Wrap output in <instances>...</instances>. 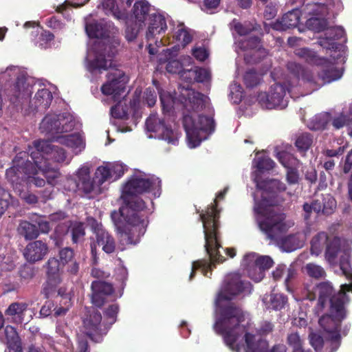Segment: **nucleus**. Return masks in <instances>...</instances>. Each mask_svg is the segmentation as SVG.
Wrapping results in <instances>:
<instances>
[{
    "instance_id": "obj_49",
    "label": "nucleus",
    "mask_w": 352,
    "mask_h": 352,
    "mask_svg": "<svg viewBox=\"0 0 352 352\" xmlns=\"http://www.w3.org/2000/svg\"><path fill=\"white\" fill-rule=\"evenodd\" d=\"M306 273L312 278L320 279L326 276L324 270L320 265L315 263H307L305 267Z\"/></svg>"
},
{
    "instance_id": "obj_5",
    "label": "nucleus",
    "mask_w": 352,
    "mask_h": 352,
    "mask_svg": "<svg viewBox=\"0 0 352 352\" xmlns=\"http://www.w3.org/2000/svg\"><path fill=\"white\" fill-rule=\"evenodd\" d=\"M32 87L27 82L23 76H19L15 82L6 91L8 100L17 111L24 110V113L45 111L51 104L53 99L51 91L46 88L39 89L32 100H30Z\"/></svg>"
},
{
    "instance_id": "obj_58",
    "label": "nucleus",
    "mask_w": 352,
    "mask_h": 352,
    "mask_svg": "<svg viewBox=\"0 0 352 352\" xmlns=\"http://www.w3.org/2000/svg\"><path fill=\"white\" fill-rule=\"evenodd\" d=\"M176 41L180 42L183 46H186L192 41V36L184 28H179L174 35Z\"/></svg>"
},
{
    "instance_id": "obj_7",
    "label": "nucleus",
    "mask_w": 352,
    "mask_h": 352,
    "mask_svg": "<svg viewBox=\"0 0 352 352\" xmlns=\"http://www.w3.org/2000/svg\"><path fill=\"white\" fill-rule=\"evenodd\" d=\"M183 126L187 139L192 148L198 146L203 140L202 133H212L215 129V122L212 117L199 115L197 122L192 117L186 114L183 117Z\"/></svg>"
},
{
    "instance_id": "obj_39",
    "label": "nucleus",
    "mask_w": 352,
    "mask_h": 352,
    "mask_svg": "<svg viewBox=\"0 0 352 352\" xmlns=\"http://www.w3.org/2000/svg\"><path fill=\"white\" fill-rule=\"evenodd\" d=\"M329 239L328 234L324 232H320L314 236L311 241V250L312 253L318 254H320L324 246Z\"/></svg>"
},
{
    "instance_id": "obj_30",
    "label": "nucleus",
    "mask_w": 352,
    "mask_h": 352,
    "mask_svg": "<svg viewBox=\"0 0 352 352\" xmlns=\"http://www.w3.org/2000/svg\"><path fill=\"white\" fill-rule=\"evenodd\" d=\"M288 71L298 79H302L311 85H315L316 82L309 71L296 62H288L287 64Z\"/></svg>"
},
{
    "instance_id": "obj_35",
    "label": "nucleus",
    "mask_w": 352,
    "mask_h": 352,
    "mask_svg": "<svg viewBox=\"0 0 352 352\" xmlns=\"http://www.w3.org/2000/svg\"><path fill=\"white\" fill-rule=\"evenodd\" d=\"M57 140L67 147L74 149H79L80 151L81 148H84L83 140L78 133L58 136Z\"/></svg>"
},
{
    "instance_id": "obj_43",
    "label": "nucleus",
    "mask_w": 352,
    "mask_h": 352,
    "mask_svg": "<svg viewBox=\"0 0 352 352\" xmlns=\"http://www.w3.org/2000/svg\"><path fill=\"white\" fill-rule=\"evenodd\" d=\"M192 77L195 81L204 82L210 79V74L208 69L202 67L187 70V78H186L190 81Z\"/></svg>"
},
{
    "instance_id": "obj_4",
    "label": "nucleus",
    "mask_w": 352,
    "mask_h": 352,
    "mask_svg": "<svg viewBox=\"0 0 352 352\" xmlns=\"http://www.w3.org/2000/svg\"><path fill=\"white\" fill-rule=\"evenodd\" d=\"M220 210L217 208V200L214 204L208 206L205 211L200 214V219L203 223L205 249L209 256V260L202 259L194 261L192 264V272L189 278L192 280L195 275L196 270H200L205 276L210 277L212 267L217 263H221L226 258L223 256L219 249L221 247L219 241V227Z\"/></svg>"
},
{
    "instance_id": "obj_9",
    "label": "nucleus",
    "mask_w": 352,
    "mask_h": 352,
    "mask_svg": "<svg viewBox=\"0 0 352 352\" xmlns=\"http://www.w3.org/2000/svg\"><path fill=\"white\" fill-rule=\"evenodd\" d=\"M329 311L331 314L322 316L319 318L318 323L321 328L328 333L327 342L329 344V346L326 348V352H335L341 344L340 328L342 320L346 317V310L344 307H342L340 314L336 311Z\"/></svg>"
},
{
    "instance_id": "obj_46",
    "label": "nucleus",
    "mask_w": 352,
    "mask_h": 352,
    "mask_svg": "<svg viewBox=\"0 0 352 352\" xmlns=\"http://www.w3.org/2000/svg\"><path fill=\"white\" fill-rule=\"evenodd\" d=\"M313 143V136L309 133L299 134L295 141V146L299 151H307Z\"/></svg>"
},
{
    "instance_id": "obj_22",
    "label": "nucleus",
    "mask_w": 352,
    "mask_h": 352,
    "mask_svg": "<svg viewBox=\"0 0 352 352\" xmlns=\"http://www.w3.org/2000/svg\"><path fill=\"white\" fill-rule=\"evenodd\" d=\"M300 11L298 8H294L285 13L280 19L272 23L271 28L277 31H285L296 27L300 21Z\"/></svg>"
},
{
    "instance_id": "obj_20",
    "label": "nucleus",
    "mask_w": 352,
    "mask_h": 352,
    "mask_svg": "<svg viewBox=\"0 0 352 352\" xmlns=\"http://www.w3.org/2000/svg\"><path fill=\"white\" fill-rule=\"evenodd\" d=\"M91 303L98 308H101L105 304L107 298L114 292L112 284L101 280H94L91 285Z\"/></svg>"
},
{
    "instance_id": "obj_25",
    "label": "nucleus",
    "mask_w": 352,
    "mask_h": 352,
    "mask_svg": "<svg viewBox=\"0 0 352 352\" xmlns=\"http://www.w3.org/2000/svg\"><path fill=\"white\" fill-rule=\"evenodd\" d=\"M244 338L246 344L245 352H267L268 342L265 339L248 332H245Z\"/></svg>"
},
{
    "instance_id": "obj_37",
    "label": "nucleus",
    "mask_w": 352,
    "mask_h": 352,
    "mask_svg": "<svg viewBox=\"0 0 352 352\" xmlns=\"http://www.w3.org/2000/svg\"><path fill=\"white\" fill-rule=\"evenodd\" d=\"M330 120V113L326 112L318 113L310 120L308 127L313 131L324 130Z\"/></svg>"
},
{
    "instance_id": "obj_11",
    "label": "nucleus",
    "mask_w": 352,
    "mask_h": 352,
    "mask_svg": "<svg viewBox=\"0 0 352 352\" xmlns=\"http://www.w3.org/2000/svg\"><path fill=\"white\" fill-rule=\"evenodd\" d=\"M274 261L269 256H259L255 252L246 254L242 265L248 272L249 277L256 282L261 281L265 276V272L274 265Z\"/></svg>"
},
{
    "instance_id": "obj_62",
    "label": "nucleus",
    "mask_w": 352,
    "mask_h": 352,
    "mask_svg": "<svg viewBox=\"0 0 352 352\" xmlns=\"http://www.w3.org/2000/svg\"><path fill=\"white\" fill-rule=\"evenodd\" d=\"M309 342L316 352H320L324 346L323 338L316 333H311L309 335Z\"/></svg>"
},
{
    "instance_id": "obj_50",
    "label": "nucleus",
    "mask_w": 352,
    "mask_h": 352,
    "mask_svg": "<svg viewBox=\"0 0 352 352\" xmlns=\"http://www.w3.org/2000/svg\"><path fill=\"white\" fill-rule=\"evenodd\" d=\"M261 81L259 74L254 69H249L243 76V82L248 88H252L257 86Z\"/></svg>"
},
{
    "instance_id": "obj_57",
    "label": "nucleus",
    "mask_w": 352,
    "mask_h": 352,
    "mask_svg": "<svg viewBox=\"0 0 352 352\" xmlns=\"http://www.w3.org/2000/svg\"><path fill=\"white\" fill-rule=\"evenodd\" d=\"M60 283L47 278L46 281L43 284L41 289V294L44 296L45 298L47 299L54 294L56 291V287Z\"/></svg>"
},
{
    "instance_id": "obj_38",
    "label": "nucleus",
    "mask_w": 352,
    "mask_h": 352,
    "mask_svg": "<svg viewBox=\"0 0 352 352\" xmlns=\"http://www.w3.org/2000/svg\"><path fill=\"white\" fill-rule=\"evenodd\" d=\"M69 226L66 223H58L50 238L53 240L54 245L60 248L63 245V237L68 233Z\"/></svg>"
},
{
    "instance_id": "obj_51",
    "label": "nucleus",
    "mask_w": 352,
    "mask_h": 352,
    "mask_svg": "<svg viewBox=\"0 0 352 352\" xmlns=\"http://www.w3.org/2000/svg\"><path fill=\"white\" fill-rule=\"evenodd\" d=\"M119 311V307L117 304L110 305L104 311V322L107 326H111L114 324L117 320V315Z\"/></svg>"
},
{
    "instance_id": "obj_18",
    "label": "nucleus",
    "mask_w": 352,
    "mask_h": 352,
    "mask_svg": "<svg viewBox=\"0 0 352 352\" xmlns=\"http://www.w3.org/2000/svg\"><path fill=\"white\" fill-rule=\"evenodd\" d=\"M30 158L33 161V164H35L36 174L38 171L41 172L47 182L54 185L60 175L59 168L56 166H54L51 162L44 160L39 152H31Z\"/></svg>"
},
{
    "instance_id": "obj_28",
    "label": "nucleus",
    "mask_w": 352,
    "mask_h": 352,
    "mask_svg": "<svg viewBox=\"0 0 352 352\" xmlns=\"http://www.w3.org/2000/svg\"><path fill=\"white\" fill-rule=\"evenodd\" d=\"M263 301L267 309L280 311L287 305L288 298L283 294L272 292Z\"/></svg>"
},
{
    "instance_id": "obj_45",
    "label": "nucleus",
    "mask_w": 352,
    "mask_h": 352,
    "mask_svg": "<svg viewBox=\"0 0 352 352\" xmlns=\"http://www.w3.org/2000/svg\"><path fill=\"white\" fill-rule=\"evenodd\" d=\"M321 211L323 214L329 215L333 212L336 208V201L330 194L322 195V200L320 201Z\"/></svg>"
},
{
    "instance_id": "obj_52",
    "label": "nucleus",
    "mask_w": 352,
    "mask_h": 352,
    "mask_svg": "<svg viewBox=\"0 0 352 352\" xmlns=\"http://www.w3.org/2000/svg\"><path fill=\"white\" fill-rule=\"evenodd\" d=\"M144 26V25H140L139 23L135 21L131 24H128L125 30L126 39L128 41H134L137 38L140 30Z\"/></svg>"
},
{
    "instance_id": "obj_36",
    "label": "nucleus",
    "mask_w": 352,
    "mask_h": 352,
    "mask_svg": "<svg viewBox=\"0 0 352 352\" xmlns=\"http://www.w3.org/2000/svg\"><path fill=\"white\" fill-rule=\"evenodd\" d=\"M342 74L336 67L331 65L327 69L322 70L318 73V78L322 81V85L326 83H329L333 80L339 79ZM314 89H317L321 85L317 86L316 83L314 85Z\"/></svg>"
},
{
    "instance_id": "obj_54",
    "label": "nucleus",
    "mask_w": 352,
    "mask_h": 352,
    "mask_svg": "<svg viewBox=\"0 0 352 352\" xmlns=\"http://www.w3.org/2000/svg\"><path fill=\"white\" fill-rule=\"evenodd\" d=\"M85 230L84 224L81 222L75 223L72 228V240L74 243H77L84 239Z\"/></svg>"
},
{
    "instance_id": "obj_26",
    "label": "nucleus",
    "mask_w": 352,
    "mask_h": 352,
    "mask_svg": "<svg viewBox=\"0 0 352 352\" xmlns=\"http://www.w3.org/2000/svg\"><path fill=\"white\" fill-rule=\"evenodd\" d=\"M28 305L25 302H12L5 311L8 319H11L14 323L21 324L24 320L25 312Z\"/></svg>"
},
{
    "instance_id": "obj_24",
    "label": "nucleus",
    "mask_w": 352,
    "mask_h": 352,
    "mask_svg": "<svg viewBox=\"0 0 352 352\" xmlns=\"http://www.w3.org/2000/svg\"><path fill=\"white\" fill-rule=\"evenodd\" d=\"M154 11L151 10L150 3L146 0L137 1L132 8L131 17L140 25H146V21Z\"/></svg>"
},
{
    "instance_id": "obj_44",
    "label": "nucleus",
    "mask_w": 352,
    "mask_h": 352,
    "mask_svg": "<svg viewBox=\"0 0 352 352\" xmlns=\"http://www.w3.org/2000/svg\"><path fill=\"white\" fill-rule=\"evenodd\" d=\"M108 67V60L103 54L96 55L93 60L87 63V69L90 72L100 69L106 70Z\"/></svg>"
},
{
    "instance_id": "obj_47",
    "label": "nucleus",
    "mask_w": 352,
    "mask_h": 352,
    "mask_svg": "<svg viewBox=\"0 0 352 352\" xmlns=\"http://www.w3.org/2000/svg\"><path fill=\"white\" fill-rule=\"evenodd\" d=\"M327 24V21L325 19L320 17H311L305 23L307 28L317 32L325 30Z\"/></svg>"
},
{
    "instance_id": "obj_48",
    "label": "nucleus",
    "mask_w": 352,
    "mask_h": 352,
    "mask_svg": "<svg viewBox=\"0 0 352 352\" xmlns=\"http://www.w3.org/2000/svg\"><path fill=\"white\" fill-rule=\"evenodd\" d=\"M339 266L342 274L348 280H352V267L349 254L344 253L340 256Z\"/></svg>"
},
{
    "instance_id": "obj_56",
    "label": "nucleus",
    "mask_w": 352,
    "mask_h": 352,
    "mask_svg": "<svg viewBox=\"0 0 352 352\" xmlns=\"http://www.w3.org/2000/svg\"><path fill=\"white\" fill-rule=\"evenodd\" d=\"M110 113L114 118L121 120H127L129 118L127 107L120 103L113 106L110 109Z\"/></svg>"
},
{
    "instance_id": "obj_41",
    "label": "nucleus",
    "mask_w": 352,
    "mask_h": 352,
    "mask_svg": "<svg viewBox=\"0 0 352 352\" xmlns=\"http://www.w3.org/2000/svg\"><path fill=\"white\" fill-rule=\"evenodd\" d=\"M253 166L260 173L268 171L274 168V162L268 156H256L253 161Z\"/></svg>"
},
{
    "instance_id": "obj_61",
    "label": "nucleus",
    "mask_w": 352,
    "mask_h": 352,
    "mask_svg": "<svg viewBox=\"0 0 352 352\" xmlns=\"http://www.w3.org/2000/svg\"><path fill=\"white\" fill-rule=\"evenodd\" d=\"M58 256L60 263L65 266L72 261L74 256V252L71 248H63L59 250Z\"/></svg>"
},
{
    "instance_id": "obj_6",
    "label": "nucleus",
    "mask_w": 352,
    "mask_h": 352,
    "mask_svg": "<svg viewBox=\"0 0 352 352\" xmlns=\"http://www.w3.org/2000/svg\"><path fill=\"white\" fill-rule=\"evenodd\" d=\"M317 298L314 311L319 316L327 307H329V310L340 314L342 307H344L346 295L343 291L336 292L330 282L324 281L316 284L311 290L307 289L306 292L305 298L314 301Z\"/></svg>"
},
{
    "instance_id": "obj_1",
    "label": "nucleus",
    "mask_w": 352,
    "mask_h": 352,
    "mask_svg": "<svg viewBox=\"0 0 352 352\" xmlns=\"http://www.w3.org/2000/svg\"><path fill=\"white\" fill-rule=\"evenodd\" d=\"M155 184L153 179L134 177L123 186L122 205L111 213L120 241L125 245H136L145 232L148 211L142 199L136 196L149 192Z\"/></svg>"
},
{
    "instance_id": "obj_29",
    "label": "nucleus",
    "mask_w": 352,
    "mask_h": 352,
    "mask_svg": "<svg viewBox=\"0 0 352 352\" xmlns=\"http://www.w3.org/2000/svg\"><path fill=\"white\" fill-rule=\"evenodd\" d=\"M205 96L198 91L191 90L188 93V97L185 101V107L188 111H199L204 106Z\"/></svg>"
},
{
    "instance_id": "obj_8",
    "label": "nucleus",
    "mask_w": 352,
    "mask_h": 352,
    "mask_svg": "<svg viewBox=\"0 0 352 352\" xmlns=\"http://www.w3.org/2000/svg\"><path fill=\"white\" fill-rule=\"evenodd\" d=\"M30 157L25 151L18 153L12 160V166L6 170V179L13 187L28 180V177L36 175L35 164Z\"/></svg>"
},
{
    "instance_id": "obj_23",
    "label": "nucleus",
    "mask_w": 352,
    "mask_h": 352,
    "mask_svg": "<svg viewBox=\"0 0 352 352\" xmlns=\"http://www.w3.org/2000/svg\"><path fill=\"white\" fill-rule=\"evenodd\" d=\"M88 168H82L78 170L77 173L78 182L77 186L85 194H89L96 189H100V186L98 183L95 177L91 179L89 175Z\"/></svg>"
},
{
    "instance_id": "obj_12",
    "label": "nucleus",
    "mask_w": 352,
    "mask_h": 352,
    "mask_svg": "<svg viewBox=\"0 0 352 352\" xmlns=\"http://www.w3.org/2000/svg\"><path fill=\"white\" fill-rule=\"evenodd\" d=\"M146 127L148 131L155 133L158 139L175 146L178 144L180 133L167 124L164 119L151 115L146 120Z\"/></svg>"
},
{
    "instance_id": "obj_42",
    "label": "nucleus",
    "mask_w": 352,
    "mask_h": 352,
    "mask_svg": "<svg viewBox=\"0 0 352 352\" xmlns=\"http://www.w3.org/2000/svg\"><path fill=\"white\" fill-rule=\"evenodd\" d=\"M302 217L308 225L311 221V217L313 212L318 214L321 211V206L320 205V200H314L311 204L305 202L302 206Z\"/></svg>"
},
{
    "instance_id": "obj_64",
    "label": "nucleus",
    "mask_w": 352,
    "mask_h": 352,
    "mask_svg": "<svg viewBox=\"0 0 352 352\" xmlns=\"http://www.w3.org/2000/svg\"><path fill=\"white\" fill-rule=\"evenodd\" d=\"M344 34V30L340 28H326L324 36H326L329 40H332L335 42L336 40L341 38Z\"/></svg>"
},
{
    "instance_id": "obj_3",
    "label": "nucleus",
    "mask_w": 352,
    "mask_h": 352,
    "mask_svg": "<svg viewBox=\"0 0 352 352\" xmlns=\"http://www.w3.org/2000/svg\"><path fill=\"white\" fill-rule=\"evenodd\" d=\"M263 190L261 199L255 201L254 212L260 230L270 240L278 239L286 232V215L273 206L272 198L287 189L285 184L276 179H266L258 184Z\"/></svg>"
},
{
    "instance_id": "obj_17",
    "label": "nucleus",
    "mask_w": 352,
    "mask_h": 352,
    "mask_svg": "<svg viewBox=\"0 0 352 352\" xmlns=\"http://www.w3.org/2000/svg\"><path fill=\"white\" fill-rule=\"evenodd\" d=\"M89 223L96 234L97 244L102 246V250L107 254L113 253L116 250V242L113 236L94 218L89 219Z\"/></svg>"
},
{
    "instance_id": "obj_55",
    "label": "nucleus",
    "mask_w": 352,
    "mask_h": 352,
    "mask_svg": "<svg viewBox=\"0 0 352 352\" xmlns=\"http://www.w3.org/2000/svg\"><path fill=\"white\" fill-rule=\"evenodd\" d=\"M182 65L178 60H171L168 61L166 66V69L170 74H179L184 78H187V70H182Z\"/></svg>"
},
{
    "instance_id": "obj_33",
    "label": "nucleus",
    "mask_w": 352,
    "mask_h": 352,
    "mask_svg": "<svg viewBox=\"0 0 352 352\" xmlns=\"http://www.w3.org/2000/svg\"><path fill=\"white\" fill-rule=\"evenodd\" d=\"M101 5L106 11L107 14H111L118 20H124L126 19V13L121 10L116 5V0H102Z\"/></svg>"
},
{
    "instance_id": "obj_60",
    "label": "nucleus",
    "mask_w": 352,
    "mask_h": 352,
    "mask_svg": "<svg viewBox=\"0 0 352 352\" xmlns=\"http://www.w3.org/2000/svg\"><path fill=\"white\" fill-rule=\"evenodd\" d=\"M276 157L279 162L287 169L292 168L293 161L294 160V157L289 153L282 151L276 153Z\"/></svg>"
},
{
    "instance_id": "obj_10",
    "label": "nucleus",
    "mask_w": 352,
    "mask_h": 352,
    "mask_svg": "<svg viewBox=\"0 0 352 352\" xmlns=\"http://www.w3.org/2000/svg\"><path fill=\"white\" fill-rule=\"evenodd\" d=\"M102 318L100 312L92 308L87 311L82 320L83 333L94 342H100L109 329Z\"/></svg>"
},
{
    "instance_id": "obj_63",
    "label": "nucleus",
    "mask_w": 352,
    "mask_h": 352,
    "mask_svg": "<svg viewBox=\"0 0 352 352\" xmlns=\"http://www.w3.org/2000/svg\"><path fill=\"white\" fill-rule=\"evenodd\" d=\"M19 274L21 279L28 282L34 276L35 270L33 267L25 265L20 268Z\"/></svg>"
},
{
    "instance_id": "obj_13",
    "label": "nucleus",
    "mask_w": 352,
    "mask_h": 352,
    "mask_svg": "<svg viewBox=\"0 0 352 352\" xmlns=\"http://www.w3.org/2000/svg\"><path fill=\"white\" fill-rule=\"evenodd\" d=\"M286 89L283 85L275 83L270 87L269 92H260L257 100L261 105L266 109H284L287 101L284 99Z\"/></svg>"
},
{
    "instance_id": "obj_53",
    "label": "nucleus",
    "mask_w": 352,
    "mask_h": 352,
    "mask_svg": "<svg viewBox=\"0 0 352 352\" xmlns=\"http://www.w3.org/2000/svg\"><path fill=\"white\" fill-rule=\"evenodd\" d=\"M111 177V170L107 166H100L98 167L95 172V178L100 186Z\"/></svg>"
},
{
    "instance_id": "obj_32",
    "label": "nucleus",
    "mask_w": 352,
    "mask_h": 352,
    "mask_svg": "<svg viewBox=\"0 0 352 352\" xmlns=\"http://www.w3.org/2000/svg\"><path fill=\"white\" fill-rule=\"evenodd\" d=\"M17 231L25 240L35 239L39 235L38 227L28 221H21L18 226Z\"/></svg>"
},
{
    "instance_id": "obj_15",
    "label": "nucleus",
    "mask_w": 352,
    "mask_h": 352,
    "mask_svg": "<svg viewBox=\"0 0 352 352\" xmlns=\"http://www.w3.org/2000/svg\"><path fill=\"white\" fill-rule=\"evenodd\" d=\"M74 122L65 119L60 115H47L40 124V130L43 133L54 136L67 133L73 129Z\"/></svg>"
},
{
    "instance_id": "obj_31",
    "label": "nucleus",
    "mask_w": 352,
    "mask_h": 352,
    "mask_svg": "<svg viewBox=\"0 0 352 352\" xmlns=\"http://www.w3.org/2000/svg\"><path fill=\"white\" fill-rule=\"evenodd\" d=\"M341 241L339 237H329L325 249V258L329 263H333L340 252Z\"/></svg>"
},
{
    "instance_id": "obj_21",
    "label": "nucleus",
    "mask_w": 352,
    "mask_h": 352,
    "mask_svg": "<svg viewBox=\"0 0 352 352\" xmlns=\"http://www.w3.org/2000/svg\"><path fill=\"white\" fill-rule=\"evenodd\" d=\"M49 251L48 245L41 240L30 242L24 249L23 256L30 263H35L44 258Z\"/></svg>"
},
{
    "instance_id": "obj_16",
    "label": "nucleus",
    "mask_w": 352,
    "mask_h": 352,
    "mask_svg": "<svg viewBox=\"0 0 352 352\" xmlns=\"http://www.w3.org/2000/svg\"><path fill=\"white\" fill-rule=\"evenodd\" d=\"M33 145L35 150L32 152H39L44 160L50 162L52 161L56 163H69V161H67L66 152L63 148L42 140L34 141Z\"/></svg>"
},
{
    "instance_id": "obj_59",
    "label": "nucleus",
    "mask_w": 352,
    "mask_h": 352,
    "mask_svg": "<svg viewBox=\"0 0 352 352\" xmlns=\"http://www.w3.org/2000/svg\"><path fill=\"white\" fill-rule=\"evenodd\" d=\"M234 30L240 36H245L256 30L254 25L251 23H240L236 22L234 25Z\"/></svg>"
},
{
    "instance_id": "obj_19",
    "label": "nucleus",
    "mask_w": 352,
    "mask_h": 352,
    "mask_svg": "<svg viewBox=\"0 0 352 352\" xmlns=\"http://www.w3.org/2000/svg\"><path fill=\"white\" fill-rule=\"evenodd\" d=\"M146 25L148 26L146 33V39L148 41H155V44L159 47L160 45H157V43L162 44V40L158 41L157 38L155 40V37L157 34L164 33L167 30L166 20L164 15L154 11L153 14H150V17L146 21Z\"/></svg>"
},
{
    "instance_id": "obj_27",
    "label": "nucleus",
    "mask_w": 352,
    "mask_h": 352,
    "mask_svg": "<svg viewBox=\"0 0 352 352\" xmlns=\"http://www.w3.org/2000/svg\"><path fill=\"white\" fill-rule=\"evenodd\" d=\"M63 267L58 259L55 257H50L44 265L46 269L47 278L56 283H61Z\"/></svg>"
},
{
    "instance_id": "obj_14",
    "label": "nucleus",
    "mask_w": 352,
    "mask_h": 352,
    "mask_svg": "<svg viewBox=\"0 0 352 352\" xmlns=\"http://www.w3.org/2000/svg\"><path fill=\"white\" fill-rule=\"evenodd\" d=\"M107 80L101 87V91L107 96H113L115 100L119 99L125 90L127 77L122 70L111 69L107 75Z\"/></svg>"
},
{
    "instance_id": "obj_2",
    "label": "nucleus",
    "mask_w": 352,
    "mask_h": 352,
    "mask_svg": "<svg viewBox=\"0 0 352 352\" xmlns=\"http://www.w3.org/2000/svg\"><path fill=\"white\" fill-rule=\"evenodd\" d=\"M250 286L249 282L242 280L239 274H230L226 277L214 300L216 320L213 329L222 336L224 343L232 351H239L240 349L236 342L245 331L244 326L241 324L245 320V314L239 306L230 301Z\"/></svg>"
},
{
    "instance_id": "obj_40",
    "label": "nucleus",
    "mask_w": 352,
    "mask_h": 352,
    "mask_svg": "<svg viewBox=\"0 0 352 352\" xmlns=\"http://www.w3.org/2000/svg\"><path fill=\"white\" fill-rule=\"evenodd\" d=\"M296 54L309 64L320 65L324 60L318 57L314 51L305 47L297 50Z\"/></svg>"
},
{
    "instance_id": "obj_34",
    "label": "nucleus",
    "mask_w": 352,
    "mask_h": 352,
    "mask_svg": "<svg viewBox=\"0 0 352 352\" xmlns=\"http://www.w3.org/2000/svg\"><path fill=\"white\" fill-rule=\"evenodd\" d=\"M85 30L89 38H103L108 36V32L104 25L97 21L87 23Z\"/></svg>"
}]
</instances>
